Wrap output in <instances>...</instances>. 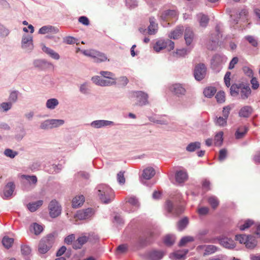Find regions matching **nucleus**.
Masks as SVG:
<instances>
[{
    "label": "nucleus",
    "mask_w": 260,
    "mask_h": 260,
    "mask_svg": "<svg viewBox=\"0 0 260 260\" xmlns=\"http://www.w3.org/2000/svg\"><path fill=\"white\" fill-rule=\"evenodd\" d=\"M165 254L166 252L164 250L153 249L147 252V256L149 260H160Z\"/></svg>",
    "instance_id": "19"
},
{
    "label": "nucleus",
    "mask_w": 260,
    "mask_h": 260,
    "mask_svg": "<svg viewBox=\"0 0 260 260\" xmlns=\"http://www.w3.org/2000/svg\"><path fill=\"white\" fill-rule=\"evenodd\" d=\"M79 91L83 94L87 95L90 92L89 83L87 82L81 84L79 86Z\"/></svg>",
    "instance_id": "39"
},
{
    "label": "nucleus",
    "mask_w": 260,
    "mask_h": 260,
    "mask_svg": "<svg viewBox=\"0 0 260 260\" xmlns=\"http://www.w3.org/2000/svg\"><path fill=\"white\" fill-rule=\"evenodd\" d=\"M59 101L57 99L51 98L48 99L46 103V106L47 109L54 110L58 105Z\"/></svg>",
    "instance_id": "32"
},
{
    "label": "nucleus",
    "mask_w": 260,
    "mask_h": 260,
    "mask_svg": "<svg viewBox=\"0 0 260 260\" xmlns=\"http://www.w3.org/2000/svg\"><path fill=\"white\" fill-rule=\"evenodd\" d=\"M12 107V104L10 102L2 103L0 105V107L3 110L4 112H7L9 110L11 109Z\"/></svg>",
    "instance_id": "62"
},
{
    "label": "nucleus",
    "mask_w": 260,
    "mask_h": 260,
    "mask_svg": "<svg viewBox=\"0 0 260 260\" xmlns=\"http://www.w3.org/2000/svg\"><path fill=\"white\" fill-rule=\"evenodd\" d=\"M174 48V43L169 39L166 40H159L157 41L153 46L154 50L158 52L164 49H167L170 51Z\"/></svg>",
    "instance_id": "10"
},
{
    "label": "nucleus",
    "mask_w": 260,
    "mask_h": 260,
    "mask_svg": "<svg viewBox=\"0 0 260 260\" xmlns=\"http://www.w3.org/2000/svg\"><path fill=\"white\" fill-rule=\"evenodd\" d=\"M193 238L190 236L184 237L181 239L179 246H183L188 242L193 241Z\"/></svg>",
    "instance_id": "56"
},
{
    "label": "nucleus",
    "mask_w": 260,
    "mask_h": 260,
    "mask_svg": "<svg viewBox=\"0 0 260 260\" xmlns=\"http://www.w3.org/2000/svg\"><path fill=\"white\" fill-rule=\"evenodd\" d=\"M232 109V107L230 105L225 106L223 108L222 115L224 118L227 119L230 114V112Z\"/></svg>",
    "instance_id": "63"
},
{
    "label": "nucleus",
    "mask_w": 260,
    "mask_h": 260,
    "mask_svg": "<svg viewBox=\"0 0 260 260\" xmlns=\"http://www.w3.org/2000/svg\"><path fill=\"white\" fill-rule=\"evenodd\" d=\"M52 128L58 127L64 123L63 119H50Z\"/></svg>",
    "instance_id": "43"
},
{
    "label": "nucleus",
    "mask_w": 260,
    "mask_h": 260,
    "mask_svg": "<svg viewBox=\"0 0 260 260\" xmlns=\"http://www.w3.org/2000/svg\"><path fill=\"white\" fill-rule=\"evenodd\" d=\"M114 223L117 225H121L124 223L123 218L119 214H116L114 217Z\"/></svg>",
    "instance_id": "64"
},
{
    "label": "nucleus",
    "mask_w": 260,
    "mask_h": 260,
    "mask_svg": "<svg viewBox=\"0 0 260 260\" xmlns=\"http://www.w3.org/2000/svg\"><path fill=\"white\" fill-rule=\"evenodd\" d=\"M93 214V209L88 208L77 211L76 214V217L80 220H84L90 218Z\"/></svg>",
    "instance_id": "18"
},
{
    "label": "nucleus",
    "mask_w": 260,
    "mask_h": 260,
    "mask_svg": "<svg viewBox=\"0 0 260 260\" xmlns=\"http://www.w3.org/2000/svg\"><path fill=\"white\" fill-rule=\"evenodd\" d=\"M201 143L199 142H194L189 143L186 147V151L192 152L195 151L197 149L201 148Z\"/></svg>",
    "instance_id": "34"
},
{
    "label": "nucleus",
    "mask_w": 260,
    "mask_h": 260,
    "mask_svg": "<svg viewBox=\"0 0 260 260\" xmlns=\"http://www.w3.org/2000/svg\"><path fill=\"white\" fill-rule=\"evenodd\" d=\"M177 12L174 10H167L162 12L160 15L161 23L164 27L168 26L170 22H173L177 19Z\"/></svg>",
    "instance_id": "6"
},
{
    "label": "nucleus",
    "mask_w": 260,
    "mask_h": 260,
    "mask_svg": "<svg viewBox=\"0 0 260 260\" xmlns=\"http://www.w3.org/2000/svg\"><path fill=\"white\" fill-rule=\"evenodd\" d=\"M149 243V238L145 236H141L138 240V245L139 247L146 246Z\"/></svg>",
    "instance_id": "44"
},
{
    "label": "nucleus",
    "mask_w": 260,
    "mask_h": 260,
    "mask_svg": "<svg viewBox=\"0 0 260 260\" xmlns=\"http://www.w3.org/2000/svg\"><path fill=\"white\" fill-rule=\"evenodd\" d=\"M218 240L220 244L225 248L231 249L235 247V242L231 238L224 237Z\"/></svg>",
    "instance_id": "22"
},
{
    "label": "nucleus",
    "mask_w": 260,
    "mask_h": 260,
    "mask_svg": "<svg viewBox=\"0 0 260 260\" xmlns=\"http://www.w3.org/2000/svg\"><path fill=\"white\" fill-rule=\"evenodd\" d=\"M207 74V68L205 64L200 63L196 65L194 69L193 75L195 79L198 81L203 80Z\"/></svg>",
    "instance_id": "15"
},
{
    "label": "nucleus",
    "mask_w": 260,
    "mask_h": 260,
    "mask_svg": "<svg viewBox=\"0 0 260 260\" xmlns=\"http://www.w3.org/2000/svg\"><path fill=\"white\" fill-rule=\"evenodd\" d=\"M20 92L18 90H13L10 93L9 101L12 104L16 103L18 98Z\"/></svg>",
    "instance_id": "38"
},
{
    "label": "nucleus",
    "mask_w": 260,
    "mask_h": 260,
    "mask_svg": "<svg viewBox=\"0 0 260 260\" xmlns=\"http://www.w3.org/2000/svg\"><path fill=\"white\" fill-rule=\"evenodd\" d=\"M42 49L43 52L48 54L52 58L58 60L60 58V56L58 53L54 51L53 49L43 45Z\"/></svg>",
    "instance_id": "29"
},
{
    "label": "nucleus",
    "mask_w": 260,
    "mask_h": 260,
    "mask_svg": "<svg viewBox=\"0 0 260 260\" xmlns=\"http://www.w3.org/2000/svg\"><path fill=\"white\" fill-rule=\"evenodd\" d=\"M248 131V127L246 126H242L237 130L236 133H235V137L237 139H241L244 137V136L245 135V134Z\"/></svg>",
    "instance_id": "35"
},
{
    "label": "nucleus",
    "mask_w": 260,
    "mask_h": 260,
    "mask_svg": "<svg viewBox=\"0 0 260 260\" xmlns=\"http://www.w3.org/2000/svg\"><path fill=\"white\" fill-rule=\"evenodd\" d=\"M246 40L252 46L256 47L257 46V41L256 39L252 36H246L245 37Z\"/></svg>",
    "instance_id": "58"
},
{
    "label": "nucleus",
    "mask_w": 260,
    "mask_h": 260,
    "mask_svg": "<svg viewBox=\"0 0 260 260\" xmlns=\"http://www.w3.org/2000/svg\"><path fill=\"white\" fill-rule=\"evenodd\" d=\"M31 251V248L27 245H22L21 247V251L23 255L28 256L30 254Z\"/></svg>",
    "instance_id": "59"
},
{
    "label": "nucleus",
    "mask_w": 260,
    "mask_h": 260,
    "mask_svg": "<svg viewBox=\"0 0 260 260\" xmlns=\"http://www.w3.org/2000/svg\"><path fill=\"white\" fill-rule=\"evenodd\" d=\"M85 198L83 195L75 197L72 200V206L74 208H78L83 205Z\"/></svg>",
    "instance_id": "31"
},
{
    "label": "nucleus",
    "mask_w": 260,
    "mask_h": 260,
    "mask_svg": "<svg viewBox=\"0 0 260 260\" xmlns=\"http://www.w3.org/2000/svg\"><path fill=\"white\" fill-rule=\"evenodd\" d=\"M150 25L148 26V28H144L143 27H140L139 28V31L141 33L144 35H155L158 29V25L157 24L155 23V19L154 17H151L149 19Z\"/></svg>",
    "instance_id": "16"
},
{
    "label": "nucleus",
    "mask_w": 260,
    "mask_h": 260,
    "mask_svg": "<svg viewBox=\"0 0 260 260\" xmlns=\"http://www.w3.org/2000/svg\"><path fill=\"white\" fill-rule=\"evenodd\" d=\"M218 103H222L225 101V93L222 91H218L215 96Z\"/></svg>",
    "instance_id": "54"
},
{
    "label": "nucleus",
    "mask_w": 260,
    "mask_h": 260,
    "mask_svg": "<svg viewBox=\"0 0 260 260\" xmlns=\"http://www.w3.org/2000/svg\"><path fill=\"white\" fill-rule=\"evenodd\" d=\"M223 133L220 132L217 133L215 137V144L216 145H220L222 143Z\"/></svg>",
    "instance_id": "60"
},
{
    "label": "nucleus",
    "mask_w": 260,
    "mask_h": 260,
    "mask_svg": "<svg viewBox=\"0 0 260 260\" xmlns=\"http://www.w3.org/2000/svg\"><path fill=\"white\" fill-rule=\"evenodd\" d=\"M198 17L200 25L202 27H206L209 22L208 16L204 14H200L198 15Z\"/></svg>",
    "instance_id": "36"
},
{
    "label": "nucleus",
    "mask_w": 260,
    "mask_h": 260,
    "mask_svg": "<svg viewBox=\"0 0 260 260\" xmlns=\"http://www.w3.org/2000/svg\"><path fill=\"white\" fill-rule=\"evenodd\" d=\"M188 178L187 173L186 171L180 170L177 171L175 174V180L179 183L184 182Z\"/></svg>",
    "instance_id": "24"
},
{
    "label": "nucleus",
    "mask_w": 260,
    "mask_h": 260,
    "mask_svg": "<svg viewBox=\"0 0 260 260\" xmlns=\"http://www.w3.org/2000/svg\"><path fill=\"white\" fill-rule=\"evenodd\" d=\"M13 242L14 240L13 238H10L7 237H4L2 240V243L3 245L8 249L12 246Z\"/></svg>",
    "instance_id": "49"
},
{
    "label": "nucleus",
    "mask_w": 260,
    "mask_h": 260,
    "mask_svg": "<svg viewBox=\"0 0 260 260\" xmlns=\"http://www.w3.org/2000/svg\"><path fill=\"white\" fill-rule=\"evenodd\" d=\"M126 5L129 9H134L138 6V0H125Z\"/></svg>",
    "instance_id": "57"
},
{
    "label": "nucleus",
    "mask_w": 260,
    "mask_h": 260,
    "mask_svg": "<svg viewBox=\"0 0 260 260\" xmlns=\"http://www.w3.org/2000/svg\"><path fill=\"white\" fill-rule=\"evenodd\" d=\"M30 230L31 232H34L35 235H38L43 231V228L41 225L34 223L30 226Z\"/></svg>",
    "instance_id": "37"
},
{
    "label": "nucleus",
    "mask_w": 260,
    "mask_h": 260,
    "mask_svg": "<svg viewBox=\"0 0 260 260\" xmlns=\"http://www.w3.org/2000/svg\"><path fill=\"white\" fill-rule=\"evenodd\" d=\"M208 201V203L214 209L216 208L219 205V201L217 198L215 196H211L209 197Z\"/></svg>",
    "instance_id": "51"
},
{
    "label": "nucleus",
    "mask_w": 260,
    "mask_h": 260,
    "mask_svg": "<svg viewBox=\"0 0 260 260\" xmlns=\"http://www.w3.org/2000/svg\"><path fill=\"white\" fill-rule=\"evenodd\" d=\"M230 93L233 96L240 94L241 99L246 100L251 94V90L248 85L244 83L234 84L231 86Z\"/></svg>",
    "instance_id": "2"
},
{
    "label": "nucleus",
    "mask_w": 260,
    "mask_h": 260,
    "mask_svg": "<svg viewBox=\"0 0 260 260\" xmlns=\"http://www.w3.org/2000/svg\"><path fill=\"white\" fill-rule=\"evenodd\" d=\"M252 108L249 106H245L242 107L239 111V116L240 117L248 118L252 114Z\"/></svg>",
    "instance_id": "25"
},
{
    "label": "nucleus",
    "mask_w": 260,
    "mask_h": 260,
    "mask_svg": "<svg viewBox=\"0 0 260 260\" xmlns=\"http://www.w3.org/2000/svg\"><path fill=\"white\" fill-rule=\"evenodd\" d=\"M21 48L26 53H30L34 48L33 39L31 35H23L21 41Z\"/></svg>",
    "instance_id": "11"
},
{
    "label": "nucleus",
    "mask_w": 260,
    "mask_h": 260,
    "mask_svg": "<svg viewBox=\"0 0 260 260\" xmlns=\"http://www.w3.org/2000/svg\"><path fill=\"white\" fill-rule=\"evenodd\" d=\"M175 240V237L174 235H168L165 237L164 242L166 245L170 246L174 243Z\"/></svg>",
    "instance_id": "47"
},
{
    "label": "nucleus",
    "mask_w": 260,
    "mask_h": 260,
    "mask_svg": "<svg viewBox=\"0 0 260 260\" xmlns=\"http://www.w3.org/2000/svg\"><path fill=\"white\" fill-rule=\"evenodd\" d=\"M98 239V236L93 234L83 235L74 242L73 247L75 249H80L87 241L93 242Z\"/></svg>",
    "instance_id": "8"
},
{
    "label": "nucleus",
    "mask_w": 260,
    "mask_h": 260,
    "mask_svg": "<svg viewBox=\"0 0 260 260\" xmlns=\"http://www.w3.org/2000/svg\"><path fill=\"white\" fill-rule=\"evenodd\" d=\"M215 32L216 34H212L210 37V41L212 42V44L208 45V48L212 50L215 49L218 46L219 38L221 37L220 26L218 24L215 27Z\"/></svg>",
    "instance_id": "17"
},
{
    "label": "nucleus",
    "mask_w": 260,
    "mask_h": 260,
    "mask_svg": "<svg viewBox=\"0 0 260 260\" xmlns=\"http://www.w3.org/2000/svg\"><path fill=\"white\" fill-rule=\"evenodd\" d=\"M225 56L216 54L214 55L211 60V68L215 72L219 73L222 69L223 65L226 61Z\"/></svg>",
    "instance_id": "5"
},
{
    "label": "nucleus",
    "mask_w": 260,
    "mask_h": 260,
    "mask_svg": "<svg viewBox=\"0 0 260 260\" xmlns=\"http://www.w3.org/2000/svg\"><path fill=\"white\" fill-rule=\"evenodd\" d=\"M128 203L133 206V209L129 211V212H134L139 207V202L138 200L135 197H131L128 199Z\"/></svg>",
    "instance_id": "42"
},
{
    "label": "nucleus",
    "mask_w": 260,
    "mask_h": 260,
    "mask_svg": "<svg viewBox=\"0 0 260 260\" xmlns=\"http://www.w3.org/2000/svg\"><path fill=\"white\" fill-rule=\"evenodd\" d=\"M243 71L244 73V74L249 77H253V72L252 70L248 66H244L243 67Z\"/></svg>",
    "instance_id": "61"
},
{
    "label": "nucleus",
    "mask_w": 260,
    "mask_h": 260,
    "mask_svg": "<svg viewBox=\"0 0 260 260\" xmlns=\"http://www.w3.org/2000/svg\"><path fill=\"white\" fill-rule=\"evenodd\" d=\"M96 189L102 202L105 204L110 203L113 198V191L112 188L106 184H102L99 185Z\"/></svg>",
    "instance_id": "3"
},
{
    "label": "nucleus",
    "mask_w": 260,
    "mask_h": 260,
    "mask_svg": "<svg viewBox=\"0 0 260 260\" xmlns=\"http://www.w3.org/2000/svg\"><path fill=\"white\" fill-rule=\"evenodd\" d=\"M194 38V34L189 27H187L184 32V39L185 40L186 44L187 46L190 45Z\"/></svg>",
    "instance_id": "26"
},
{
    "label": "nucleus",
    "mask_w": 260,
    "mask_h": 260,
    "mask_svg": "<svg viewBox=\"0 0 260 260\" xmlns=\"http://www.w3.org/2000/svg\"><path fill=\"white\" fill-rule=\"evenodd\" d=\"M114 122L106 120H96L92 121L90 125L94 128H101L103 127L114 125Z\"/></svg>",
    "instance_id": "20"
},
{
    "label": "nucleus",
    "mask_w": 260,
    "mask_h": 260,
    "mask_svg": "<svg viewBox=\"0 0 260 260\" xmlns=\"http://www.w3.org/2000/svg\"><path fill=\"white\" fill-rule=\"evenodd\" d=\"M205 252L204 255H209L214 253L217 249V247L213 245H208L204 246Z\"/></svg>",
    "instance_id": "45"
},
{
    "label": "nucleus",
    "mask_w": 260,
    "mask_h": 260,
    "mask_svg": "<svg viewBox=\"0 0 260 260\" xmlns=\"http://www.w3.org/2000/svg\"><path fill=\"white\" fill-rule=\"evenodd\" d=\"M4 153L6 156L11 158H14L18 154V152L17 151H14L9 148L6 149Z\"/></svg>",
    "instance_id": "53"
},
{
    "label": "nucleus",
    "mask_w": 260,
    "mask_h": 260,
    "mask_svg": "<svg viewBox=\"0 0 260 260\" xmlns=\"http://www.w3.org/2000/svg\"><path fill=\"white\" fill-rule=\"evenodd\" d=\"M43 203L42 200H39L34 202L30 203L27 205V208L30 212L36 211Z\"/></svg>",
    "instance_id": "33"
},
{
    "label": "nucleus",
    "mask_w": 260,
    "mask_h": 260,
    "mask_svg": "<svg viewBox=\"0 0 260 260\" xmlns=\"http://www.w3.org/2000/svg\"><path fill=\"white\" fill-rule=\"evenodd\" d=\"M188 250L185 249L182 251H177L170 255V258L172 260L182 259L185 257V255L187 253Z\"/></svg>",
    "instance_id": "30"
},
{
    "label": "nucleus",
    "mask_w": 260,
    "mask_h": 260,
    "mask_svg": "<svg viewBox=\"0 0 260 260\" xmlns=\"http://www.w3.org/2000/svg\"><path fill=\"white\" fill-rule=\"evenodd\" d=\"M48 208L49 215L51 218H56L61 213V206L55 199L52 200L50 202Z\"/></svg>",
    "instance_id": "9"
},
{
    "label": "nucleus",
    "mask_w": 260,
    "mask_h": 260,
    "mask_svg": "<svg viewBox=\"0 0 260 260\" xmlns=\"http://www.w3.org/2000/svg\"><path fill=\"white\" fill-rule=\"evenodd\" d=\"M248 238H249V236H246L245 235H237L235 237L236 240L238 241L240 243H244L245 244Z\"/></svg>",
    "instance_id": "55"
},
{
    "label": "nucleus",
    "mask_w": 260,
    "mask_h": 260,
    "mask_svg": "<svg viewBox=\"0 0 260 260\" xmlns=\"http://www.w3.org/2000/svg\"><path fill=\"white\" fill-rule=\"evenodd\" d=\"M10 34V30L3 24L0 23V38L7 37Z\"/></svg>",
    "instance_id": "48"
},
{
    "label": "nucleus",
    "mask_w": 260,
    "mask_h": 260,
    "mask_svg": "<svg viewBox=\"0 0 260 260\" xmlns=\"http://www.w3.org/2000/svg\"><path fill=\"white\" fill-rule=\"evenodd\" d=\"M216 92V90L215 87H208L204 89L203 93L206 97L211 98L215 94Z\"/></svg>",
    "instance_id": "40"
},
{
    "label": "nucleus",
    "mask_w": 260,
    "mask_h": 260,
    "mask_svg": "<svg viewBox=\"0 0 260 260\" xmlns=\"http://www.w3.org/2000/svg\"><path fill=\"white\" fill-rule=\"evenodd\" d=\"M155 174V170L150 167L144 169L142 173V177L146 180H149L152 178Z\"/></svg>",
    "instance_id": "27"
},
{
    "label": "nucleus",
    "mask_w": 260,
    "mask_h": 260,
    "mask_svg": "<svg viewBox=\"0 0 260 260\" xmlns=\"http://www.w3.org/2000/svg\"><path fill=\"white\" fill-rule=\"evenodd\" d=\"M183 30L184 28L182 26H178L174 30L171 32L169 37L170 38L174 40L178 39L182 36Z\"/></svg>",
    "instance_id": "28"
},
{
    "label": "nucleus",
    "mask_w": 260,
    "mask_h": 260,
    "mask_svg": "<svg viewBox=\"0 0 260 260\" xmlns=\"http://www.w3.org/2000/svg\"><path fill=\"white\" fill-rule=\"evenodd\" d=\"M59 29L52 25H45L41 27L39 30V33L40 34H46L51 33L52 34H56L58 32Z\"/></svg>",
    "instance_id": "23"
},
{
    "label": "nucleus",
    "mask_w": 260,
    "mask_h": 260,
    "mask_svg": "<svg viewBox=\"0 0 260 260\" xmlns=\"http://www.w3.org/2000/svg\"><path fill=\"white\" fill-rule=\"evenodd\" d=\"M55 240V234H48L40 241L38 250L40 253H46L52 247Z\"/></svg>",
    "instance_id": "4"
},
{
    "label": "nucleus",
    "mask_w": 260,
    "mask_h": 260,
    "mask_svg": "<svg viewBox=\"0 0 260 260\" xmlns=\"http://www.w3.org/2000/svg\"><path fill=\"white\" fill-rule=\"evenodd\" d=\"M15 185L12 182H8L5 186L3 191V198L7 199L12 196L14 189Z\"/></svg>",
    "instance_id": "21"
},
{
    "label": "nucleus",
    "mask_w": 260,
    "mask_h": 260,
    "mask_svg": "<svg viewBox=\"0 0 260 260\" xmlns=\"http://www.w3.org/2000/svg\"><path fill=\"white\" fill-rule=\"evenodd\" d=\"M133 97L136 98V104L139 106H143L148 104V94L142 91H136L133 92Z\"/></svg>",
    "instance_id": "13"
},
{
    "label": "nucleus",
    "mask_w": 260,
    "mask_h": 260,
    "mask_svg": "<svg viewBox=\"0 0 260 260\" xmlns=\"http://www.w3.org/2000/svg\"><path fill=\"white\" fill-rule=\"evenodd\" d=\"M188 223V220L187 217H184L179 221L178 223V229L179 231L184 229Z\"/></svg>",
    "instance_id": "50"
},
{
    "label": "nucleus",
    "mask_w": 260,
    "mask_h": 260,
    "mask_svg": "<svg viewBox=\"0 0 260 260\" xmlns=\"http://www.w3.org/2000/svg\"><path fill=\"white\" fill-rule=\"evenodd\" d=\"M81 52L84 55L89 56L93 59V61L96 63L104 62L108 58L104 53L98 51L93 49L81 50Z\"/></svg>",
    "instance_id": "7"
},
{
    "label": "nucleus",
    "mask_w": 260,
    "mask_h": 260,
    "mask_svg": "<svg viewBox=\"0 0 260 260\" xmlns=\"http://www.w3.org/2000/svg\"><path fill=\"white\" fill-rule=\"evenodd\" d=\"M166 208L168 212L174 215L177 216L182 214L184 211V207L182 205L174 204L168 200L166 202Z\"/></svg>",
    "instance_id": "14"
},
{
    "label": "nucleus",
    "mask_w": 260,
    "mask_h": 260,
    "mask_svg": "<svg viewBox=\"0 0 260 260\" xmlns=\"http://www.w3.org/2000/svg\"><path fill=\"white\" fill-rule=\"evenodd\" d=\"M40 127L42 129H52L50 119H47L42 121L40 123Z\"/></svg>",
    "instance_id": "52"
},
{
    "label": "nucleus",
    "mask_w": 260,
    "mask_h": 260,
    "mask_svg": "<svg viewBox=\"0 0 260 260\" xmlns=\"http://www.w3.org/2000/svg\"><path fill=\"white\" fill-rule=\"evenodd\" d=\"M22 178H24L30 184L36 185L37 182V178L35 175H23L21 176Z\"/></svg>",
    "instance_id": "41"
},
{
    "label": "nucleus",
    "mask_w": 260,
    "mask_h": 260,
    "mask_svg": "<svg viewBox=\"0 0 260 260\" xmlns=\"http://www.w3.org/2000/svg\"><path fill=\"white\" fill-rule=\"evenodd\" d=\"M169 89L170 91L178 98L182 97L186 93V85L180 83H176L172 84Z\"/></svg>",
    "instance_id": "12"
},
{
    "label": "nucleus",
    "mask_w": 260,
    "mask_h": 260,
    "mask_svg": "<svg viewBox=\"0 0 260 260\" xmlns=\"http://www.w3.org/2000/svg\"><path fill=\"white\" fill-rule=\"evenodd\" d=\"M100 74L104 77L94 76L91 78V81L95 84L100 86H109L116 84V78L115 75L109 71H101Z\"/></svg>",
    "instance_id": "1"
},
{
    "label": "nucleus",
    "mask_w": 260,
    "mask_h": 260,
    "mask_svg": "<svg viewBox=\"0 0 260 260\" xmlns=\"http://www.w3.org/2000/svg\"><path fill=\"white\" fill-rule=\"evenodd\" d=\"M249 238H248L245 246L248 248L253 249L256 245V241L252 236H249Z\"/></svg>",
    "instance_id": "46"
}]
</instances>
